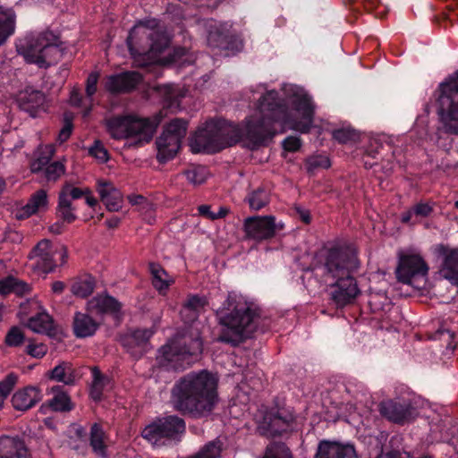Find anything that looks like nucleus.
Returning <instances> with one entry per match:
<instances>
[{"instance_id":"25","label":"nucleus","mask_w":458,"mask_h":458,"mask_svg":"<svg viewBox=\"0 0 458 458\" xmlns=\"http://www.w3.org/2000/svg\"><path fill=\"white\" fill-rule=\"evenodd\" d=\"M41 399L40 389L30 386L15 392L12 397V403L15 410L24 411L35 406Z\"/></svg>"},{"instance_id":"37","label":"nucleus","mask_w":458,"mask_h":458,"mask_svg":"<svg viewBox=\"0 0 458 458\" xmlns=\"http://www.w3.org/2000/svg\"><path fill=\"white\" fill-rule=\"evenodd\" d=\"M52 380L72 386L75 383V369L71 362L62 361L48 373Z\"/></svg>"},{"instance_id":"18","label":"nucleus","mask_w":458,"mask_h":458,"mask_svg":"<svg viewBox=\"0 0 458 458\" xmlns=\"http://www.w3.org/2000/svg\"><path fill=\"white\" fill-rule=\"evenodd\" d=\"M436 251L442 259L439 273L454 285H458V248L439 244Z\"/></svg>"},{"instance_id":"13","label":"nucleus","mask_w":458,"mask_h":458,"mask_svg":"<svg viewBox=\"0 0 458 458\" xmlns=\"http://www.w3.org/2000/svg\"><path fill=\"white\" fill-rule=\"evenodd\" d=\"M281 229L283 225H277L274 216H249L243 221L245 239L258 242L273 238Z\"/></svg>"},{"instance_id":"57","label":"nucleus","mask_w":458,"mask_h":458,"mask_svg":"<svg viewBox=\"0 0 458 458\" xmlns=\"http://www.w3.org/2000/svg\"><path fill=\"white\" fill-rule=\"evenodd\" d=\"M73 189H77L78 191H80L81 193L80 194V199L84 197L85 198V200H86V203L91 207V208H94L97 206L98 204V200L97 199L92 195V191L89 188L86 187V188H79V187H73Z\"/></svg>"},{"instance_id":"35","label":"nucleus","mask_w":458,"mask_h":458,"mask_svg":"<svg viewBox=\"0 0 458 458\" xmlns=\"http://www.w3.org/2000/svg\"><path fill=\"white\" fill-rule=\"evenodd\" d=\"M53 397L48 400L47 405L54 411L66 412L73 409L74 405L70 395L59 386L51 388Z\"/></svg>"},{"instance_id":"61","label":"nucleus","mask_w":458,"mask_h":458,"mask_svg":"<svg viewBox=\"0 0 458 458\" xmlns=\"http://www.w3.org/2000/svg\"><path fill=\"white\" fill-rule=\"evenodd\" d=\"M127 199H128L129 202L133 206L142 205V204L148 205L147 199L144 196L140 195V194L129 195L127 197Z\"/></svg>"},{"instance_id":"20","label":"nucleus","mask_w":458,"mask_h":458,"mask_svg":"<svg viewBox=\"0 0 458 458\" xmlns=\"http://www.w3.org/2000/svg\"><path fill=\"white\" fill-rule=\"evenodd\" d=\"M0 458H30L25 442L19 436L0 437Z\"/></svg>"},{"instance_id":"7","label":"nucleus","mask_w":458,"mask_h":458,"mask_svg":"<svg viewBox=\"0 0 458 458\" xmlns=\"http://www.w3.org/2000/svg\"><path fill=\"white\" fill-rule=\"evenodd\" d=\"M360 267L356 252L349 247L335 246L318 254V267L324 276L335 279L355 272Z\"/></svg>"},{"instance_id":"12","label":"nucleus","mask_w":458,"mask_h":458,"mask_svg":"<svg viewBox=\"0 0 458 458\" xmlns=\"http://www.w3.org/2000/svg\"><path fill=\"white\" fill-rule=\"evenodd\" d=\"M296 418L293 411L284 408L267 411L257 427L258 433L267 438L282 437L293 431Z\"/></svg>"},{"instance_id":"59","label":"nucleus","mask_w":458,"mask_h":458,"mask_svg":"<svg viewBox=\"0 0 458 458\" xmlns=\"http://www.w3.org/2000/svg\"><path fill=\"white\" fill-rule=\"evenodd\" d=\"M13 283V276H9L0 280V293L6 295L11 293V287Z\"/></svg>"},{"instance_id":"47","label":"nucleus","mask_w":458,"mask_h":458,"mask_svg":"<svg viewBox=\"0 0 458 458\" xmlns=\"http://www.w3.org/2000/svg\"><path fill=\"white\" fill-rule=\"evenodd\" d=\"M89 154L100 163H106L109 160V153L99 140L94 141L93 145L89 148Z\"/></svg>"},{"instance_id":"4","label":"nucleus","mask_w":458,"mask_h":458,"mask_svg":"<svg viewBox=\"0 0 458 458\" xmlns=\"http://www.w3.org/2000/svg\"><path fill=\"white\" fill-rule=\"evenodd\" d=\"M170 39L157 21H141L130 31L127 46L134 64L145 67L156 62L169 45Z\"/></svg>"},{"instance_id":"45","label":"nucleus","mask_w":458,"mask_h":458,"mask_svg":"<svg viewBox=\"0 0 458 458\" xmlns=\"http://www.w3.org/2000/svg\"><path fill=\"white\" fill-rule=\"evenodd\" d=\"M65 173V165L60 161L50 163L44 170V176L47 182H55Z\"/></svg>"},{"instance_id":"55","label":"nucleus","mask_w":458,"mask_h":458,"mask_svg":"<svg viewBox=\"0 0 458 458\" xmlns=\"http://www.w3.org/2000/svg\"><path fill=\"white\" fill-rule=\"evenodd\" d=\"M414 215L427 217L433 212V207L429 203L420 202L413 206Z\"/></svg>"},{"instance_id":"43","label":"nucleus","mask_w":458,"mask_h":458,"mask_svg":"<svg viewBox=\"0 0 458 458\" xmlns=\"http://www.w3.org/2000/svg\"><path fill=\"white\" fill-rule=\"evenodd\" d=\"M187 181L193 185H199L206 182L208 178V169L205 166H191L184 171Z\"/></svg>"},{"instance_id":"31","label":"nucleus","mask_w":458,"mask_h":458,"mask_svg":"<svg viewBox=\"0 0 458 458\" xmlns=\"http://www.w3.org/2000/svg\"><path fill=\"white\" fill-rule=\"evenodd\" d=\"M98 326V323L88 314L76 312L74 315L72 327L77 337L85 338L93 335Z\"/></svg>"},{"instance_id":"53","label":"nucleus","mask_w":458,"mask_h":458,"mask_svg":"<svg viewBox=\"0 0 458 458\" xmlns=\"http://www.w3.org/2000/svg\"><path fill=\"white\" fill-rule=\"evenodd\" d=\"M47 346L44 344H30L26 347V352L33 358L40 359L47 352Z\"/></svg>"},{"instance_id":"38","label":"nucleus","mask_w":458,"mask_h":458,"mask_svg":"<svg viewBox=\"0 0 458 458\" xmlns=\"http://www.w3.org/2000/svg\"><path fill=\"white\" fill-rule=\"evenodd\" d=\"M92 381L89 387V396L95 402L102 399L105 386L109 383V377L103 374L99 368L95 366L90 369Z\"/></svg>"},{"instance_id":"42","label":"nucleus","mask_w":458,"mask_h":458,"mask_svg":"<svg viewBox=\"0 0 458 458\" xmlns=\"http://www.w3.org/2000/svg\"><path fill=\"white\" fill-rule=\"evenodd\" d=\"M95 288V283L92 278L81 279L74 282L71 286V292L73 295L80 298H87Z\"/></svg>"},{"instance_id":"23","label":"nucleus","mask_w":458,"mask_h":458,"mask_svg":"<svg viewBox=\"0 0 458 458\" xmlns=\"http://www.w3.org/2000/svg\"><path fill=\"white\" fill-rule=\"evenodd\" d=\"M314 458H357L355 449L351 445L323 440L318 444Z\"/></svg>"},{"instance_id":"26","label":"nucleus","mask_w":458,"mask_h":458,"mask_svg":"<svg viewBox=\"0 0 458 458\" xmlns=\"http://www.w3.org/2000/svg\"><path fill=\"white\" fill-rule=\"evenodd\" d=\"M48 207V195L47 191L40 189L31 194L29 201L21 208L18 209L15 213V217L18 220L29 218L32 215L40 210H45Z\"/></svg>"},{"instance_id":"58","label":"nucleus","mask_w":458,"mask_h":458,"mask_svg":"<svg viewBox=\"0 0 458 458\" xmlns=\"http://www.w3.org/2000/svg\"><path fill=\"white\" fill-rule=\"evenodd\" d=\"M380 148L381 144L377 140L370 141L369 146L365 151L364 157H371L373 159L377 158Z\"/></svg>"},{"instance_id":"14","label":"nucleus","mask_w":458,"mask_h":458,"mask_svg":"<svg viewBox=\"0 0 458 458\" xmlns=\"http://www.w3.org/2000/svg\"><path fill=\"white\" fill-rule=\"evenodd\" d=\"M428 267L418 254L402 255L396 267V278L403 284H411L412 280L427 276Z\"/></svg>"},{"instance_id":"30","label":"nucleus","mask_w":458,"mask_h":458,"mask_svg":"<svg viewBox=\"0 0 458 458\" xmlns=\"http://www.w3.org/2000/svg\"><path fill=\"white\" fill-rule=\"evenodd\" d=\"M107 440L108 437L102 426L98 423H94L89 431V445L97 456L108 458Z\"/></svg>"},{"instance_id":"62","label":"nucleus","mask_w":458,"mask_h":458,"mask_svg":"<svg viewBox=\"0 0 458 458\" xmlns=\"http://www.w3.org/2000/svg\"><path fill=\"white\" fill-rule=\"evenodd\" d=\"M408 454H403L399 451H390L386 453H381L377 458H408Z\"/></svg>"},{"instance_id":"15","label":"nucleus","mask_w":458,"mask_h":458,"mask_svg":"<svg viewBox=\"0 0 458 458\" xmlns=\"http://www.w3.org/2000/svg\"><path fill=\"white\" fill-rule=\"evenodd\" d=\"M331 284V299L338 307H344L352 303L360 294V290L357 280L351 275L335 278Z\"/></svg>"},{"instance_id":"27","label":"nucleus","mask_w":458,"mask_h":458,"mask_svg":"<svg viewBox=\"0 0 458 458\" xmlns=\"http://www.w3.org/2000/svg\"><path fill=\"white\" fill-rule=\"evenodd\" d=\"M221 135L220 131H213L208 128L199 130L194 139L195 144L199 148L198 150L217 152L225 148L226 144L221 141Z\"/></svg>"},{"instance_id":"11","label":"nucleus","mask_w":458,"mask_h":458,"mask_svg":"<svg viewBox=\"0 0 458 458\" xmlns=\"http://www.w3.org/2000/svg\"><path fill=\"white\" fill-rule=\"evenodd\" d=\"M29 258L35 260L34 270L48 274L66 264L68 250L64 245H54L50 240L43 239L32 249Z\"/></svg>"},{"instance_id":"56","label":"nucleus","mask_w":458,"mask_h":458,"mask_svg":"<svg viewBox=\"0 0 458 458\" xmlns=\"http://www.w3.org/2000/svg\"><path fill=\"white\" fill-rule=\"evenodd\" d=\"M72 131V121L65 119L64 124L63 128L61 129V131H59L57 140L60 143L66 141L70 138Z\"/></svg>"},{"instance_id":"8","label":"nucleus","mask_w":458,"mask_h":458,"mask_svg":"<svg viewBox=\"0 0 458 458\" xmlns=\"http://www.w3.org/2000/svg\"><path fill=\"white\" fill-rule=\"evenodd\" d=\"M186 430L185 420L178 415L156 418L141 430V437L154 446L179 441Z\"/></svg>"},{"instance_id":"51","label":"nucleus","mask_w":458,"mask_h":458,"mask_svg":"<svg viewBox=\"0 0 458 458\" xmlns=\"http://www.w3.org/2000/svg\"><path fill=\"white\" fill-rule=\"evenodd\" d=\"M17 381L18 376L15 373H9L0 381V394L6 398L15 386Z\"/></svg>"},{"instance_id":"6","label":"nucleus","mask_w":458,"mask_h":458,"mask_svg":"<svg viewBox=\"0 0 458 458\" xmlns=\"http://www.w3.org/2000/svg\"><path fill=\"white\" fill-rule=\"evenodd\" d=\"M16 48L26 63L44 69L56 64L64 56L59 37L49 30L27 36Z\"/></svg>"},{"instance_id":"17","label":"nucleus","mask_w":458,"mask_h":458,"mask_svg":"<svg viewBox=\"0 0 458 458\" xmlns=\"http://www.w3.org/2000/svg\"><path fill=\"white\" fill-rule=\"evenodd\" d=\"M81 192L70 183H64L58 193V203L55 208L57 219L68 225L72 224L77 219L76 208L72 205V200L79 199Z\"/></svg>"},{"instance_id":"5","label":"nucleus","mask_w":458,"mask_h":458,"mask_svg":"<svg viewBox=\"0 0 458 458\" xmlns=\"http://www.w3.org/2000/svg\"><path fill=\"white\" fill-rule=\"evenodd\" d=\"M166 115L160 110L153 116L140 118L135 115H114L105 120V126L110 137L116 140L137 139L136 146L148 143L159 123Z\"/></svg>"},{"instance_id":"28","label":"nucleus","mask_w":458,"mask_h":458,"mask_svg":"<svg viewBox=\"0 0 458 458\" xmlns=\"http://www.w3.org/2000/svg\"><path fill=\"white\" fill-rule=\"evenodd\" d=\"M208 301L206 297L198 294H190L182 304L180 315L185 323H191L198 319L204 311Z\"/></svg>"},{"instance_id":"33","label":"nucleus","mask_w":458,"mask_h":458,"mask_svg":"<svg viewBox=\"0 0 458 458\" xmlns=\"http://www.w3.org/2000/svg\"><path fill=\"white\" fill-rule=\"evenodd\" d=\"M16 14L12 8L0 5V47L4 45L14 33Z\"/></svg>"},{"instance_id":"24","label":"nucleus","mask_w":458,"mask_h":458,"mask_svg":"<svg viewBox=\"0 0 458 458\" xmlns=\"http://www.w3.org/2000/svg\"><path fill=\"white\" fill-rule=\"evenodd\" d=\"M152 335L153 332L149 329H136L123 337V344L133 356L140 357L146 352Z\"/></svg>"},{"instance_id":"54","label":"nucleus","mask_w":458,"mask_h":458,"mask_svg":"<svg viewBox=\"0 0 458 458\" xmlns=\"http://www.w3.org/2000/svg\"><path fill=\"white\" fill-rule=\"evenodd\" d=\"M301 146V140L299 137L289 136L283 141V148L288 152H296Z\"/></svg>"},{"instance_id":"46","label":"nucleus","mask_w":458,"mask_h":458,"mask_svg":"<svg viewBox=\"0 0 458 458\" xmlns=\"http://www.w3.org/2000/svg\"><path fill=\"white\" fill-rule=\"evenodd\" d=\"M25 341V335L19 327H12L7 332L4 343L10 347L21 346Z\"/></svg>"},{"instance_id":"10","label":"nucleus","mask_w":458,"mask_h":458,"mask_svg":"<svg viewBox=\"0 0 458 458\" xmlns=\"http://www.w3.org/2000/svg\"><path fill=\"white\" fill-rule=\"evenodd\" d=\"M187 129L188 121L182 118H174L164 126L162 133L156 140L157 158L159 162L165 163L176 156Z\"/></svg>"},{"instance_id":"21","label":"nucleus","mask_w":458,"mask_h":458,"mask_svg":"<svg viewBox=\"0 0 458 458\" xmlns=\"http://www.w3.org/2000/svg\"><path fill=\"white\" fill-rule=\"evenodd\" d=\"M45 94L32 88H26L20 91L16 98V102L21 110L29 113L31 116H35L39 108L45 103Z\"/></svg>"},{"instance_id":"48","label":"nucleus","mask_w":458,"mask_h":458,"mask_svg":"<svg viewBox=\"0 0 458 458\" xmlns=\"http://www.w3.org/2000/svg\"><path fill=\"white\" fill-rule=\"evenodd\" d=\"M307 169L309 172H312L318 168H328L331 164L327 157L322 155H317L310 157L306 162Z\"/></svg>"},{"instance_id":"40","label":"nucleus","mask_w":458,"mask_h":458,"mask_svg":"<svg viewBox=\"0 0 458 458\" xmlns=\"http://www.w3.org/2000/svg\"><path fill=\"white\" fill-rule=\"evenodd\" d=\"M262 458H293V455L286 444L274 441L267 445Z\"/></svg>"},{"instance_id":"36","label":"nucleus","mask_w":458,"mask_h":458,"mask_svg":"<svg viewBox=\"0 0 458 458\" xmlns=\"http://www.w3.org/2000/svg\"><path fill=\"white\" fill-rule=\"evenodd\" d=\"M27 327L36 333L47 335L55 334L54 320L47 312H40L31 317L27 322Z\"/></svg>"},{"instance_id":"39","label":"nucleus","mask_w":458,"mask_h":458,"mask_svg":"<svg viewBox=\"0 0 458 458\" xmlns=\"http://www.w3.org/2000/svg\"><path fill=\"white\" fill-rule=\"evenodd\" d=\"M54 153L55 148L52 145L40 147L36 153V157L30 162V171L37 174L46 168L50 164Z\"/></svg>"},{"instance_id":"32","label":"nucleus","mask_w":458,"mask_h":458,"mask_svg":"<svg viewBox=\"0 0 458 458\" xmlns=\"http://www.w3.org/2000/svg\"><path fill=\"white\" fill-rule=\"evenodd\" d=\"M149 272L152 276V285L160 293L165 295L174 280L168 275L164 267L155 262L148 264Z\"/></svg>"},{"instance_id":"3","label":"nucleus","mask_w":458,"mask_h":458,"mask_svg":"<svg viewBox=\"0 0 458 458\" xmlns=\"http://www.w3.org/2000/svg\"><path fill=\"white\" fill-rule=\"evenodd\" d=\"M261 310L257 303L241 293H228L219 313L222 327L217 341L237 346L250 338L258 328Z\"/></svg>"},{"instance_id":"29","label":"nucleus","mask_w":458,"mask_h":458,"mask_svg":"<svg viewBox=\"0 0 458 458\" xmlns=\"http://www.w3.org/2000/svg\"><path fill=\"white\" fill-rule=\"evenodd\" d=\"M90 310L98 314L117 315L122 304L114 297L108 294H99L89 301Z\"/></svg>"},{"instance_id":"63","label":"nucleus","mask_w":458,"mask_h":458,"mask_svg":"<svg viewBox=\"0 0 458 458\" xmlns=\"http://www.w3.org/2000/svg\"><path fill=\"white\" fill-rule=\"evenodd\" d=\"M64 224L61 220L49 226V232L54 234H61L64 231Z\"/></svg>"},{"instance_id":"19","label":"nucleus","mask_w":458,"mask_h":458,"mask_svg":"<svg viewBox=\"0 0 458 458\" xmlns=\"http://www.w3.org/2000/svg\"><path fill=\"white\" fill-rule=\"evenodd\" d=\"M413 408L410 403L396 400L384 401L379 404L380 414L390 421L403 424L411 420Z\"/></svg>"},{"instance_id":"22","label":"nucleus","mask_w":458,"mask_h":458,"mask_svg":"<svg viewBox=\"0 0 458 458\" xmlns=\"http://www.w3.org/2000/svg\"><path fill=\"white\" fill-rule=\"evenodd\" d=\"M97 191L100 196L101 201L109 211H118L122 208L123 195L110 181L98 180L97 182Z\"/></svg>"},{"instance_id":"1","label":"nucleus","mask_w":458,"mask_h":458,"mask_svg":"<svg viewBox=\"0 0 458 458\" xmlns=\"http://www.w3.org/2000/svg\"><path fill=\"white\" fill-rule=\"evenodd\" d=\"M258 110L260 117L257 120L251 118L246 124L245 136L251 149L265 145L275 136L274 123L276 122L301 133L310 132L314 123L315 106L306 94L294 95L291 100V111H288L278 92L269 90L259 98Z\"/></svg>"},{"instance_id":"41","label":"nucleus","mask_w":458,"mask_h":458,"mask_svg":"<svg viewBox=\"0 0 458 458\" xmlns=\"http://www.w3.org/2000/svg\"><path fill=\"white\" fill-rule=\"evenodd\" d=\"M250 209L258 211L269 203V194L264 189L259 188L251 191L246 198Z\"/></svg>"},{"instance_id":"64","label":"nucleus","mask_w":458,"mask_h":458,"mask_svg":"<svg viewBox=\"0 0 458 458\" xmlns=\"http://www.w3.org/2000/svg\"><path fill=\"white\" fill-rule=\"evenodd\" d=\"M52 291L54 293H57V294H60L64 292V288H65V284L64 282L62 281H55L53 284H52Z\"/></svg>"},{"instance_id":"16","label":"nucleus","mask_w":458,"mask_h":458,"mask_svg":"<svg viewBox=\"0 0 458 458\" xmlns=\"http://www.w3.org/2000/svg\"><path fill=\"white\" fill-rule=\"evenodd\" d=\"M142 80L141 74L138 72H123L106 76L104 88L112 95L125 94L134 90Z\"/></svg>"},{"instance_id":"50","label":"nucleus","mask_w":458,"mask_h":458,"mask_svg":"<svg viewBox=\"0 0 458 458\" xmlns=\"http://www.w3.org/2000/svg\"><path fill=\"white\" fill-rule=\"evenodd\" d=\"M99 77V72L95 71L90 72L86 80L85 92L87 97L90 99V101L92 100L93 96L97 92Z\"/></svg>"},{"instance_id":"34","label":"nucleus","mask_w":458,"mask_h":458,"mask_svg":"<svg viewBox=\"0 0 458 458\" xmlns=\"http://www.w3.org/2000/svg\"><path fill=\"white\" fill-rule=\"evenodd\" d=\"M233 43L236 44V50H240V48L242 47V43L241 41H237L236 38H233L232 36H229L217 29L208 32V45L212 49L233 50V47H231Z\"/></svg>"},{"instance_id":"2","label":"nucleus","mask_w":458,"mask_h":458,"mask_svg":"<svg viewBox=\"0 0 458 458\" xmlns=\"http://www.w3.org/2000/svg\"><path fill=\"white\" fill-rule=\"evenodd\" d=\"M219 400L217 380L206 369L180 377L171 388L174 411L192 419L209 417Z\"/></svg>"},{"instance_id":"9","label":"nucleus","mask_w":458,"mask_h":458,"mask_svg":"<svg viewBox=\"0 0 458 458\" xmlns=\"http://www.w3.org/2000/svg\"><path fill=\"white\" fill-rule=\"evenodd\" d=\"M202 350L203 343L199 335L176 337L159 348L157 361L160 367L176 369L188 357L199 355Z\"/></svg>"},{"instance_id":"44","label":"nucleus","mask_w":458,"mask_h":458,"mask_svg":"<svg viewBox=\"0 0 458 458\" xmlns=\"http://www.w3.org/2000/svg\"><path fill=\"white\" fill-rule=\"evenodd\" d=\"M333 139L340 144L353 143L359 140L360 135L357 131L352 128H341L333 131Z\"/></svg>"},{"instance_id":"60","label":"nucleus","mask_w":458,"mask_h":458,"mask_svg":"<svg viewBox=\"0 0 458 458\" xmlns=\"http://www.w3.org/2000/svg\"><path fill=\"white\" fill-rule=\"evenodd\" d=\"M82 102V96L79 89H72L70 95V103L74 106H81Z\"/></svg>"},{"instance_id":"49","label":"nucleus","mask_w":458,"mask_h":458,"mask_svg":"<svg viewBox=\"0 0 458 458\" xmlns=\"http://www.w3.org/2000/svg\"><path fill=\"white\" fill-rule=\"evenodd\" d=\"M210 208L209 205H200L198 207V211L200 216L210 220L223 218L229 213V209L225 207H220L217 213L211 212Z\"/></svg>"},{"instance_id":"52","label":"nucleus","mask_w":458,"mask_h":458,"mask_svg":"<svg viewBox=\"0 0 458 458\" xmlns=\"http://www.w3.org/2000/svg\"><path fill=\"white\" fill-rule=\"evenodd\" d=\"M31 291L32 287L30 284L26 283L25 281L20 280L13 276L11 293H15L17 296L22 297L24 295L30 294Z\"/></svg>"}]
</instances>
